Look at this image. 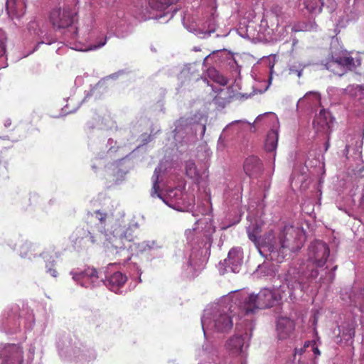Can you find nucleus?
<instances>
[{
	"mask_svg": "<svg viewBox=\"0 0 364 364\" xmlns=\"http://www.w3.org/2000/svg\"><path fill=\"white\" fill-rule=\"evenodd\" d=\"M279 131L277 129H272L267 135L264 141V149L267 152L273 154L274 159L276 156V149L278 144Z\"/></svg>",
	"mask_w": 364,
	"mask_h": 364,
	"instance_id": "aec40b11",
	"label": "nucleus"
},
{
	"mask_svg": "<svg viewBox=\"0 0 364 364\" xmlns=\"http://www.w3.org/2000/svg\"><path fill=\"white\" fill-rule=\"evenodd\" d=\"M188 264H189L190 266H193V264H192V262H191V260H189V262H188Z\"/></svg>",
	"mask_w": 364,
	"mask_h": 364,
	"instance_id": "3c124183",
	"label": "nucleus"
},
{
	"mask_svg": "<svg viewBox=\"0 0 364 364\" xmlns=\"http://www.w3.org/2000/svg\"><path fill=\"white\" fill-rule=\"evenodd\" d=\"M306 9L311 14H318L324 6V0H304Z\"/></svg>",
	"mask_w": 364,
	"mask_h": 364,
	"instance_id": "4be33fe9",
	"label": "nucleus"
},
{
	"mask_svg": "<svg viewBox=\"0 0 364 364\" xmlns=\"http://www.w3.org/2000/svg\"><path fill=\"white\" fill-rule=\"evenodd\" d=\"M32 247L31 243L25 242L23 244L20 248V255L21 257H26L28 255V250H30Z\"/></svg>",
	"mask_w": 364,
	"mask_h": 364,
	"instance_id": "72a5a7b5",
	"label": "nucleus"
},
{
	"mask_svg": "<svg viewBox=\"0 0 364 364\" xmlns=\"http://www.w3.org/2000/svg\"><path fill=\"white\" fill-rule=\"evenodd\" d=\"M11 124V119H6V120L5 121V122H4V125H5V127H9Z\"/></svg>",
	"mask_w": 364,
	"mask_h": 364,
	"instance_id": "49530a36",
	"label": "nucleus"
},
{
	"mask_svg": "<svg viewBox=\"0 0 364 364\" xmlns=\"http://www.w3.org/2000/svg\"><path fill=\"white\" fill-rule=\"evenodd\" d=\"M77 31L76 30V31H75V33H74V35H75V36H77Z\"/></svg>",
	"mask_w": 364,
	"mask_h": 364,
	"instance_id": "603ef678",
	"label": "nucleus"
},
{
	"mask_svg": "<svg viewBox=\"0 0 364 364\" xmlns=\"http://www.w3.org/2000/svg\"><path fill=\"white\" fill-rule=\"evenodd\" d=\"M167 14H168V12L165 13L164 15L156 16H151V18H161V17L165 16ZM148 18H151V16H148V17H141V18H139V19H140V20H146V19H148Z\"/></svg>",
	"mask_w": 364,
	"mask_h": 364,
	"instance_id": "a18cd8bd",
	"label": "nucleus"
},
{
	"mask_svg": "<svg viewBox=\"0 0 364 364\" xmlns=\"http://www.w3.org/2000/svg\"><path fill=\"white\" fill-rule=\"evenodd\" d=\"M330 114L329 112L323 109L320 111L318 116L314 122V125L316 127V125H319L321 127H328V117Z\"/></svg>",
	"mask_w": 364,
	"mask_h": 364,
	"instance_id": "bb28decb",
	"label": "nucleus"
},
{
	"mask_svg": "<svg viewBox=\"0 0 364 364\" xmlns=\"http://www.w3.org/2000/svg\"><path fill=\"white\" fill-rule=\"evenodd\" d=\"M6 9L11 18H18L25 13V4L23 0H7Z\"/></svg>",
	"mask_w": 364,
	"mask_h": 364,
	"instance_id": "6ab92c4d",
	"label": "nucleus"
},
{
	"mask_svg": "<svg viewBox=\"0 0 364 364\" xmlns=\"http://www.w3.org/2000/svg\"><path fill=\"white\" fill-rule=\"evenodd\" d=\"M340 333H342V336L346 341L353 339L355 336V329L351 324H348L346 326H342L341 328H339Z\"/></svg>",
	"mask_w": 364,
	"mask_h": 364,
	"instance_id": "c85d7f7f",
	"label": "nucleus"
},
{
	"mask_svg": "<svg viewBox=\"0 0 364 364\" xmlns=\"http://www.w3.org/2000/svg\"><path fill=\"white\" fill-rule=\"evenodd\" d=\"M334 273L333 272H329L328 274V278H323L322 277L320 278V282L321 284L326 283V280L327 283H331L334 279Z\"/></svg>",
	"mask_w": 364,
	"mask_h": 364,
	"instance_id": "58836bf2",
	"label": "nucleus"
},
{
	"mask_svg": "<svg viewBox=\"0 0 364 364\" xmlns=\"http://www.w3.org/2000/svg\"><path fill=\"white\" fill-rule=\"evenodd\" d=\"M106 43H107V37H102L97 42V44H95V45L89 46L88 48L83 49V51L97 50V49L100 48L102 46H104L106 44ZM80 50H82V49H80Z\"/></svg>",
	"mask_w": 364,
	"mask_h": 364,
	"instance_id": "473e14b6",
	"label": "nucleus"
},
{
	"mask_svg": "<svg viewBox=\"0 0 364 364\" xmlns=\"http://www.w3.org/2000/svg\"><path fill=\"white\" fill-rule=\"evenodd\" d=\"M215 232L210 218L204 217L198 220L195 227L186 231L185 235L188 242L191 245L196 243H207L211 240Z\"/></svg>",
	"mask_w": 364,
	"mask_h": 364,
	"instance_id": "423d86ee",
	"label": "nucleus"
},
{
	"mask_svg": "<svg viewBox=\"0 0 364 364\" xmlns=\"http://www.w3.org/2000/svg\"><path fill=\"white\" fill-rule=\"evenodd\" d=\"M265 114H266L258 116V117H257V120H259L260 118L263 117Z\"/></svg>",
	"mask_w": 364,
	"mask_h": 364,
	"instance_id": "09e8293b",
	"label": "nucleus"
},
{
	"mask_svg": "<svg viewBox=\"0 0 364 364\" xmlns=\"http://www.w3.org/2000/svg\"><path fill=\"white\" fill-rule=\"evenodd\" d=\"M261 228L252 224L247 228L249 239L257 247L259 254L266 259L281 263L287 252L296 251L301 248L304 241V234L301 230L291 225H286L280 230H270L263 236L257 237Z\"/></svg>",
	"mask_w": 364,
	"mask_h": 364,
	"instance_id": "f257e3e1",
	"label": "nucleus"
},
{
	"mask_svg": "<svg viewBox=\"0 0 364 364\" xmlns=\"http://www.w3.org/2000/svg\"><path fill=\"white\" fill-rule=\"evenodd\" d=\"M90 239H91V241H92V242H95V240H94L93 236H90Z\"/></svg>",
	"mask_w": 364,
	"mask_h": 364,
	"instance_id": "8fccbe9b",
	"label": "nucleus"
},
{
	"mask_svg": "<svg viewBox=\"0 0 364 364\" xmlns=\"http://www.w3.org/2000/svg\"><path fill=\"white\" fill-rule=\"evenodd\" d=\"M0 328L1 331H4L6 333H14L17 332L18 328L14 326L12 320H9L6 323L2 322L0 325Z\"/></svg>",
	"mask_w": 364,
	"mask_h": 364,
	"instance_id": "c756f323",
	"label": "nucleus"
},
{
	"mask_svg": "<svg viewBox=\"0 0 364 364\" xmlns=\"http://www.w3.org/2000/svg\"><path fill=\"white\" fill-rule=\"evenodd\" d=\"M215 25L214 23H213L212 24H210L208 26V30H206L204 32H201V33H198V35L202 34L203 36H200V37H201V38L210 36L212 33L215 32Z\"/></svg>",
	"mask_w": 364,
	"mask_h": 364,
	"instance_id": "e433bc0d",
	"label": "nucleus"
},
{
	"mask_svg": "<svg viewBox=\"0 0 364 364\" xmlns=\"http://www.w3.org/2000/svg\"><path fill=\"white\" fill-rule=\"evenodd\" d=\"M22 348L16 344L0 345L1 364H23Z\"/></svg>",
	"mask_w": 364,
	"mask_h": 364,
	"instance_id": "1a4fd4ad",
	"label": "nucleus"
},
{
	"mask_svg": "<svg viewBox=\"0 0 364 364\" xmlns=\"http://www.w3.org/2000/svg\"><path fill=\"white\" fill-rule=\"evenodd\" d=\"M245 173L252 178H257L263 171V165L260 159L255 156L247 157L244 163Z\"/></svg>",
	"mask_w": 364,
	"mask_h": 364,
	"instance_id": "2eb2a0df",
	"label": "nucleus"
},
{
	"mask_svg": "<svg viewBox=\"0 0 364 364\" xmlns=\"http://www.w3.org/2000/svg\"><path fill=\"white\" fill-rule=\"evenodd\" d=\"M228 93V90H225V89H223L220 90L219 95H218L215 97V100L216 102L218 103H220V99L221 98L220 95H222L223 94H226Z\"/></svg>",
	"mask_w": 364,
	"mask_h": 364,
	"instance_id": "37998d69",
	"label": "nucleus"
},
{
	"mask_svg": "<svg viewBox=\"0 0 364 364\" xmlns=\"http://www.w3.org/2000/svg\"><path fill=\"white\" fill-rule=\"evenodd\" d=\"M303 69L304 66L301 64L290 65L289 68V75H296L300 77L302 75Z\"/></svg>",
	"mask_w": 364,
	"mask_h": 364,
	"instance_id": "2f4dec72",
	"label": "nucleus"
},
{
	"mask_svg": "<svg viewBox=\"0 0 364 364\" xmlns=\"http://www.w3.org/2000/svg\"><path fill=\"white\" fill-rule=\"evenodd\" d=\"M361 64L359 58L350 56L346 51L332 53L331 58L323 63L324 68L336 75L342 76L347 71L356 68Z\"/></svg>",
	"mask_w": 364,
	"mask_h": 364,
	"instance_id": "20e7f679",
	"label": "nucleus"
},
{
	"mask_svg": "<svg viewBox=\"0 0 364 364\" xmlns=\"http://www.w3.org/2000/svg\"><path fill=\"white\" fill-rule=\"evenodd\" d=\"M91 217L93 219H95L98 221L97 225H99V228L102 230L105 229L106 225V221L108 218L107 214L106 213L100 212V210H97L91 214Z\"/></svg>",
	"mask_w": 364,
	"mask_h": 364,
	"instance_id": "cd10ccee",
	"label": "nucleus"
},
{
	"mask_svg": "<svg viewBox=\"0 0 364 364\" xmlns=\"http://www.w3.org/2000/svg\"><path fill=\"white\" fill-rule=\"evenodd\" d=\"M346 91L358 97L361 105L360 111L364 112V86L350 85L346 88Z\"/></svg>",
	"mask_w": 364,
	"mask_h": 364,
	"instance_id": "5701e85b",
	"label": "nucleus"
},
{
	"mask_svg": "<svg viewBox=\"0 0 364 364\" xmlns=\"http://www.w3.org/2000/svg\"><path fill=\"white\" fill-rule=\"evenodd\" d=\"M295 324L287 317L279 318L277 322V331L279 339H285L293 333Z\"/></svg>",
	"mask_w": 364,
	"mask_h": 364,
	"instance_id": "dca6fc26",
	"label": "nucleus"
},
{
	"mask_svg": "<svg viewBox=\"0 0 364 364\" xmlns=\"http://www.w3.org/2000/svg\"><path fill=\"white\" fill-rule=\"evenodd\" d=\"M170 201L163 200L171 208L178 211H188L195 203L193 195L183 193L180 189L171 190L169 193Z\"/></svg>",
	"mask_w": 364,
	"mask_h": 364,
	"instance_id": "0eeeda50",
	"label": "nucleus"
},
{
	"mask_svg": "<svg viewBox=\"0 0 364 364\" xmlns=\"http://www.w3.org/2000/svg\"><path fill=\"white\" fill-rule=\"evenodd\" d=\"M185 171L186 176L197 183H199L208 176L205 169L198 168L193 161L186 162Z\"/></svg>",
	"mask_w": 364,
	"mask_h": 364,
	"instance_id": "f3484780",
	"label": "nucleus"
},
{
	"mask_svg": "<svg viewBox=\"0 0 364 364\" xmlns=\"http://www.w3.org/2000/svg\"><path fill=\"white\" fill-rule=\"evenodd\" d=\"M360 205H361L362 209L364 210V193H363V196L362 197Z\"/></svg>",
	"mask_w": 364,
	"mask_h": 364,
	"instance_id": "de8ad7c7",
	"label": "nucleus"
},
{
	"mask_svg": "<svg viewBox=\"0 0 364 364\" xmlns=\"http://www.w3.org/2000/svg\"><path fill=\"white\" fill-rule=\"evenodd\" d=\"M232 310L216 305L205 309L201 324L205 336L208 331L224 333L230 331L233 325Z\"/></svg>",
	"mask_w": 364,
	"mask_h": 364,
	"instance_id": "f03ea898",
	"label": "nucleus"
},
{
	"mask_svg": "<svg viewBox=\"0 0 364 364\" xmlns=\"http://www.w3.org/2000/svg\"><path fill=\"white\" fill-rule=\"evenodd\" d=\"M157 247L158 245L154 240L144 241L138 245V249L141 252L151 250Z\"/></svg>",
	"mask_w": 364,
	"mask_h": 364,
	"instance_id": "7c9ffc66",
	"label": "nucleus"
},
{
	"mask_svg": "<svg viewBox=\"0 0 364 364\" xmlns=\"http://www.w3.org/2000/svg\"><path fill=\"white\" fill-rule=\"evenodd\" d=\"M243 252L240 247H233L228 253V258L225 260L227 267L232 272H239L242 264Z\"/></svg>",
	"mask_w": 364,
	"mask_h": 364,
	"instance_id": "4468645a",
	"label": "nucleus"
},
{
	"mask_svg": "<svg viewBox=\"0 0 364 364\" xmlns=\"http://www.w3.org/2000/svg\"><path fill=\"white\" fill-rule=\"evenodd\" d=\"M215 80L222 85H225L228 83L227 78L224 77L223 76H218Z\"/></svg>",
	"mask_w": 364,
	"mask_h": 364,
	"instance_id": "a19ab883",
	"label": "nucleus"
},
{
	"mask_svg": "<svg viewBox=\"0 0 364 364\" xmlns=\"http://www.w3.org/2000/svg\"><path fill=\"white\" fill-rule=\"evenodd\" d=\"M330 250L326 243L321 240H315L308 248V260L316 267H323L329 256Z\"/></svg>",
	"mask_w": 364,
	"mask_h": 364,
	"instance_id": "6e6552de",
	"label": "nucleus"
},
{
	"mask_svg": "<svg viewBox=\"0 0 364 364\" xmlns=\"http://www.w3.org/2000/svg\"><path fill=\"white\" fill-rule=\"evenodd\" d=\"M360 311L361 312V324L364 326V303L360 306Z\"/></svg>",
	"mask_w": 364,
	"mask_h": 364,
	"instance_id": "c03bdc74",
	"label": "nucleus"
},
{
	"mask_svg": "<svg viewBox=\"0 0 364 364\" xmlns=\"http://www.w3.org/2000/svg\"><path fill=\"white\" fill-rule=\"evenodd\" d=\"M46 268H47V272L49 273L51 276H53V277H57V271L52 268V267H48V265L47 264L46 265Z\"/></svg>",
	"mask_w": 364,
	"mask_h": 364,
	"instance_id": "79ce46f5",
	"label": "nucleus"
},
{
	"mask_svg": "<svg viewBox=\"0 0 364 364\" xmlns=\"http://www.w3.org/2000/svg\"><path fill=\"white\" fill-rule=\"evenodd\" d=\"M70 274L76 282L86 288L94 287L100 283L98 279L100 277L96 269L93 268H87L80 272L72 271Z\"/></svg>",
	"mask_w": 364,
	"mask_h": 364,
	"instance_id": "9b49d317",
	"label": "nucleus"
},
{
	"mask_svg": "<svg viewBox=\"0 0 364 364\" xmlns=\"http://www.w3.org/2000/svg\"><path fill=\"white\" fill-rule=\"evenodd\" d=\"M171 5L168 0H149V6L154 10L157 11H165Z\"/></svg>",
	"mask_w": 364,
	"mask_h": 364,
	"instance_id": "393cba45",
	"label": "nucleus"
},
{
	"mask_svg": "<svg viewBox=\"0 0 364 364\" xmlns=\"http://www.w3.org/2000/svg\"><path fill=\"white\" fill-rule=\"evenodd\" d=\"M242 123H246L245 120H235L234 122H232L231 123L228 124L225 128L223 129V132L226 131L233 125L237 124H242Z\"/></svg>",
	"mask_w": 364,
	"mask_h": 364,
	"instance_id": "ea45409f",
	"label": "nucleus"
},
{
	"mask_svg": "<svg viewBox=\"0 0 364 364\" xmlns=\"http://www.w3.org/2000/svg\"><path fill=\"white\" fill-rule=\"evenodd\" d=\"M198 119L200 123L201 124V132L203 134H204L205 132V124L207 122V117L205 115H203L201 114H198Z\"/></svg>",
	"mask_w": 364,
	"mask_h": 364,
	"instance_id": "4c0bfd02",
	"label": "nucleus"
},
{
	"mask_svg": "<svg viewBox=\"0 0 364 364\" xmlns=\"http://www.w3.org/2000/svg\"><path fill=\"white\" fill-rule=\"evenodd\" d=\"M246 337L247 335L235 334L229 338L225 344L227 353L232 357L245 358L249 346L247 341H245Z\"/></svg>",
	"mask_w": 364,
	"mask_h": 364,
	"instance_id": "9d476101",
	"label": "nucleus"
},
{
	"mask_svg": "<svg viewBox=\"0 0 364 364\" xmlns=\"http://www.w3.org/2000/svg\"><path fill=\"white\" fill-rule=\"evenodd\" d=\"M285 292L284 286L271 289H263L257 295L250 294L245 299L242 310L246 314H252L257 309L272 307L281 301Z\"/></svg>",
	"mask_w": 364,
	"mask_h": 364,
	"instance_id": "7ed1b4c3",
	"label": "nucleus"
},
{
	"mask_svg": "<svg viewBox=\"0 0 364 364\" xmlns=\"http://www.w3.org/2000/svg\"><path fill=\"white\" fill-rule=\"evenodd\" d=\"M324 6L329 10L330 12L335 11L336 9V0H324Z\"/></svg>",
	"mask_w": 364,
	"mask_h": 364,
	"instance_id": "c9c22d12",
	"label": "nucleus"
},
{
	"mask_svg": "<svg viewBox=\"0 0 364 364\" xmlns=\"http://www.w3.org/2000/svg\"><path fill=\"white\" fill-rule=\"evenodd\" d=\"M336 269V266L333 267V271Z\"/></svg>",
	"mask_w": 364,
	"mask_h": 364,
	"instance_id": "864d4df0",
	"label": "nucleus"
},
{
	"mask_svg": "<svg viewBox=\"0 0 364 364\" xmlns=\"http://www.w3.org/2000/svg\"><path fill=\"white\" fill-rule=\"evenodd\" d=\"M320 94L315 91H311L307 92L303 97L299 100L297 102V107L304 105L309 107H313L320 105Z\"/></svg>",
	"mask_w": 364,
	"mask_h": 364,
	"instance_id": "412c9836",
	"label": "nucleus"
},
{
	"mask_svg": "<svg viewBox=\"0 0 364 364\" xmlns=\"http://www.w3.org/2000/svg\"><path fill=\"white\" fill-rule=\"evenodd\" d=\"M160 171L161 168L159 167H156L155 168L154 175L152 176L153 187L151 189V195L152 197L157 196L160 198H162L161 194L159 193V186L158 181Z\"/></svg>",
	"mask_w": 364,
	"mask_h": 364,
	"instance_id": "a878e982",
	"label": "nucleus"
},
{
	"mask_svg": "<svg viewBox=\"0 0 364 364\" xmlns=\"http://www.w3.org/2000/svg\"><path fill=\"white\" fill-rule=\"evenodd\" d=\"M28 30L31 35L36 36L40 39L37 46L43 43L50 45L56 41V38L53 34L48 33L43 26L41 27L39 23L36 21H31L28 23Z\"/></svg>",
	"mask_w": 364,
	"mask_h": 364,
	"instance_id": "ddd939ff",
	"label": "nucleus"
},
{
	"mask_svg": "<svg viewBox=\"0 0 364 364\" xmlns=\"http://www.w3.org/2000/svg\"><path fill=\"white\" fill-rule=\"evenodd\" d=\"M311 348V350L313 351L314 354L316 356H318L321 354L320 350L318 348L316 345V342L315 341H306L303 347L299 348H296L294 350V359H296L297 355H301L303 352L306 350V348Z\"/></svg>",
	"mask_w": 364,
	"mask_h": 364,
	"instance_id": "b1692460",
	"label": "nucleus"
},
{
	"mask_svg": "<svg viewBox=\"0 0 364 364\" xmlns=\"http://www.w3.org/2000/svg\"><path fill=\"white\" fill-rule=\"evenodd\" d=\"M126 275L120 272H115L110 276H107L104 284L111 291L117 292L127 282Z\"/></svg>",
	"mask_w": 364,
	"mask_h": 364,
	"instance_id": "a211bd4d",
	"label": "nucleus"
},
{
	"mask_svg": "<svg viewBox=\"0 0 364 364\" xmlns=\"http://www.w3.org/2000/svg\"><path fill=\"white\" fill-rule=\"evenodd\" d=\"M318 275V272L316 269H312L310 273L307 274L296 268H290L283 277V280L291 295L292 291L297 289L305 291L309 288L310 282L316 279Z\"/></svg>",
	"mask_w": 364,
	"mask_h": 364,
	"instance_id": "39448f33",
	"label": "nucleus"
},
{
	"mask_svg": "<svg viewBox=\"0 0 364 364\" xmlns=\"http://www.w3.org/2000/svg\"><path fill=\"white\" fill-rule=\"evenodd\" d=\"M50 20L54 28H65L73 23V13L70 9H54L50 13Z\"/></svg>",
	"mask_w": 364,
	"mask_h": 364,
	"instance_id": "f8f14e48",
	"label": "nucleus"
},
{
	"mask_svg": "<svg viewBox=\"0 0 364 364\" xmlns=\"http://www.w3.org/2000/svg\"><path fill=\"white\" fill-rule=\"evenodd\" d=\"M6 54V37L4 34L0 36V58Z\"/></svg>",
	"mask_w": 364,
	"mask_h": 364,
	"instance_id": "f704fd0d",
	"label": "nucleus"
}]
</instances>
